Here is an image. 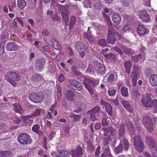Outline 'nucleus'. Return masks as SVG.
<instances>
[{"mask_svg": "<svg viewBox=\"0 0 157 157\" xmlns=\"http://www.w3.org/2000/svg\"><path fill=\"white\" fill-rule=\"evenodd\" d=\"M138 15L143 21L148 22L150 20L149 15L145 10H141L139 12Z\"/></svg>", "mask_w": 157, "mask_h": 157, "instance_id": "nucleus-9", "label": "nucleus"}, {"mask_svg": "<svg viewBox=\"0 0 157 157\" xmlns=\"http://www.w3.org/2000/svg\"><path fill=\"white\" fill-rule=\"evenodd\" d=\"M25 122L29 121L30 123H32L33 122L32 117L31 116H25Z\"/></svg>", "mask_w": 157, "mask_h": 157, "instance_id": "nucleus-60", "label": "nucleus"}, {"mask_svg": "<svg viewBox=\"0 0 157 157\" xmlns=\"http://www.w3.org/2000/svg\"><path fill=\"white\" fill-rule=\"evenodd\" d=\"M84 35L85 38L87 39L90 42H92L94 41V38L90 34H89L88 33H85Z\"/></svg>", "mask_w": 157, "mask_h": 157, "instance_id": "nucleus-45", "label": "nucleus"}, {"mask_svg": "<svg viewBox=\"0 0 157 157\" xmlns=\"http://www.w3.org/2000/svg\"><path fill=\"white\" fill-rule=\"evenodd\" d=\"M122 5L125 6H128L130 3V0H122Z\"/></svg>", "mask_w": 157, "mask_h": 157, "instance_id": "nucleus-61", "label": "nucleus"}, {"mask_svg": "<svg viewBox=\"0 0 157 157\" xmlns=\"http://www.w3.org/2000/svg\"><path fill=\"white\" fill-rule=\"evenodd\" d=\"M83 6L86 8H91L92 7L91 3L89 0H85L83 2Z\"/></svg>", "mask_w": 157, "mask_h": 157, "instance_id": "nucleus-48", "label": "nucleus"}, {"mask_svg": "<svg viewBox=\"0 0 157 157\" xmlns=\"http://www.w3.org/2000/svg\"><path fill=\"white\" fill-rule=\"evenodd\" d=\"M78 154V155L81 157L83 154L82 152V148L79 146H78L76 150L75 151Z\"/></svg>", "mask_w": 157, "mask_h": 157, "instance_id": "nucleus-58", "label": "nucleus"}, {"mask_svg": "<svg viewBox=\"0 0 157 157\" xmlns=\"http://www.w3.org/2000/svg\"><path fill=\"white\" fill-rule=\"evenodd\" d=\"M103 130L104 132V135L105 136H107L109 135V130L108 129V127L107 128H103Z\"/></svg>", "mask_w": 157, "mask_h": 157, "instance_id": "nucleus-62", "label": "nucleus"}, {"mask_svg": "<svg viewBox=\"0 0 157 157\" xmlns=\"http://www.w3.org/2000/svg\"><path fill=\"white\" fill-rule=\"evenodd\" d=\"M42 111L43 113H44L45 112L44 110L40 109H36L34 110L32 114L34 116H39L40 114V113Z\"/></svg>", "mask_w": 157, "mask_h": 157, "instance_id": "nucleus-43", "label": "nucleus"}, {"mask_svg": "<svg viewBox=\"0 0 157 157\" xmlns=\"http://www.w3.org/2000/svg\"><path fill=\"white\" fill-rule=\"evenodd\" d=\"M116 90L115 87H110L108 90V93L109 96H113L115 94Z\"/></svg>", "mask_w": 157, "mask_h": 157, "instance_id": "nucleus-37", "label": "nucleus"}, {"mask_svg": "<svg viewBox=\"0 0 157 157\" xmlns=\"http://www.w3.org/2000/svg\"><path fill=\"white\" fill-rule=\"evenodd\" d=\"M137 145H136L134 144L135 148L137 151L140 152H142L144 151L145 146L143 142L139 143H137Z\"/></svg>", "mask_w": 157, "mask_h": 157, "instance_id": "nucleus-25", "label": "nucleus"}, {"mask_svg": "<svg viewBox=\"0 0 157 157\" xmlns=\"http://www.w3.org/2000/svg\"><path fill=\"white\" fill-rule=\"evenodd\" d=\"M118 138L121 139L124 136V125L123 124H121L119 130Z\"/></svg>", "mask_w": 157, "mask_h": 157, "instance_id": "nucleus-26", "label": "nucleus"}, {"mask_svg": "<svg viewBox=\"0 0 157 157\" xmlns=\"http://www.w3.org/2000/svg\"><path fill=\"white\" fill-rule=\"evenodd\" d=\"M149 83L152 86H157V75L153 74L150 76L149 78Z\"/></svg>", "mask_w": 157, "mask_h": 157, "instance_id": "nucleus-14", "label": "nucleus"}, {"mask_svg": "<svg viewBox=\"0 0 157 157\" xmlns=\"http://www.w3.org/2000/svg\"><path fill=\"white\" fill-rule=\"evenodd\" d=\"M121 48L122 50L126 54L132 55L134 52L131 48H128L124 46H122L121 47Z\"/></svg>", "mask_w": 157, "mask_h": 157, "instance_id": "nucleus-29", "label": "nucleus"}, {"mask_svg": "<svg viewBox=\"0 0 157 157\" xmlns=\"http://www.w3.org/2000/svg\"><path fill=\"white\" fill-rule=\"evenodd\" d=\"M82 83L85 85L86 88L88 90L91 94H93L94 93V90L92 86L86 82L84 81Z\"/></svg>", "mask_w": 157, "mask_h": 157, "instance_id": "nucleus-34", "label": "nucleus"}, {"mask_svg": "<svg viewBox=\"0 0 157 157\" xmlns=\"http://www.w3.org/2000/svg\"><path fill=\"white\" fill-rule=\"evenodd\" d=\"M69 117L73 122H78L81 119V116L79 115L73 113L69 115Z\"/></svg>", "mask_w": 157, "mask_h": 157, "instance_id": "nucleus-20", "label": "nucleus"}, {"mask_svg": "<svg viewBox=\"0 0 157 157\" xmlns=\"http://www.w3.org/2000/svg\"><path fill=\"white\" fill-rule=\"evenodd\" d=\"M131 29L130 27L129 26H125L123 28L122 33H126L129 32Z\"/></svg>", "mask_w": 157, "mask_h": 157, "instance_id": "nucleus-59", "label": "nucleus"}, {"mask_svg": "<svg viewBox=\"0 0 157 157\" xmlns=\"http://www.w3.org/2000/svg\"><path fill=\"white\" fill-rule=\"evenodd\" d=\"M106 118H103L102 121L101 122L102 126L103 127L107 126L108 125V123L107 121Z\"/></svg>", "mask_w": 157, "mask_h": 157, "instance_id": "nucleus-64", "label": "nucleus"}, {"mask_svg": "<svg viewBox=\"0 0 157 157\" xmlns=\"http://www.w3.org/2000/svg\"><path fill=\"white\" fill-rule=\"evenodd\" d=\"M5 78L13 85L16 86V83L14 81H17L21 79L20 75L14 72L7 73L6 75Z\"/></svg>", "mask_w": 157, "mask_h": 157, "instance_id": "nucleus-1", "label": "nucleus"}, {"mask_svg": "<svg viewBox=\"0 0 157 157\" xmlns=\"http://www.w3.org/2000/svg\"><path fill=\"white\" fill-rule=\"evenodd\" d=\"M105 109L109 115L111 116L112 114L113 108L109 103L105 106Z\"/></svg>", "mask_w": 157, "mask_h": 157, "instance_id": "nucleus-35", "label": "nucleus"}, {"mask_svg": "<svg viewBox=\"0 0 157 157\" xmlns=\"http://www.w3.org/2000/svg\"><path fill=\"white\" fill-rule=\"evenodd\" d=\"M132 97L133 99L136 100L140 97V94L137 90H134L132 93Z\"/></svg>", "mask_w": 157, "mask_h": 157, "instance_id": "nucleus-40", "label": "nucleus"}, {"mask_svg": "<svg viewBox=\"0 0 157 157\" xmlns=\"http://www.w3.org/2000/svg\"><path fill=\"white\" fill-rule=\"evenodd\" d=\"M29 99L34 102L38 103L41 102L44 98L43 93L41 92L38 93H32L29 95Z\"/></svg>", "mask_w": 157, "mask_h": 157, "instance_id": "nucleus-3", "label": "nucleus"}, {"mask_svg": "<svg viewBox=\"0 0 157 157\" xmlns=\"http://www.w3.org/2000/svg\"><path fill=\"white\" fill-rule=\"evenodd\" d=\"M147 142L148 145L151 148H153L156 146V143L153 139L150 137H146Z\"/></svg>", "mask_w": 157, "mask_h": 157, "instance_id": "nucleus-24", "label": "nucleus"}, {"mask_svg": "<svg viewBox=\"0 0 157 157\" xmlns=\"http://www.w3.org/2000/svg\"><path fill=\"white\" fill-rule=\"evenodd\" d=\"M103 154L107 156V157H112V155L111 153L110 148L109 147H106L104 150Z\"/></svg>", "mask_w": 157, "mask_h": 157, "instance_id": "nucleus-41", "label": "nucleus"}, {"mask_svg": "<svg viewBox=\"0 0 157 157\" xmlns=\"http://www.w3.org/2000/svg\"><path fill=\"white\" fill-rule=\"evenodd\" d=\"M18 139L19 143L24 145L29 144L32 142L29 135L26 133L20 134L18 137Z\"/></svg>", "mask_w": 157, "mask_h": 157, "instance_id": "nucleus-2", "label": "nucleus"}, {"mask_svg": "<svg viewBox=\"0 0 157 157\" xmlns=\"http://www.w3.org/2000/svg\"><path fill=\"white\" fill-rule=\"evenodd\" d=\"M62 17L65 23H67L69 21V18L68 15H65L64 13H62Z\"/></svg>", "mask_w": 157, "mask_h": 157, "instance_id": "nucleus-57", "label": "nucleus"}, {"mask_svg": "<svg viewBox=\"0 0 157 157\" xmlns=\"http://www.w3.org/2000/svg\"><path fill=\"white\" fill-rule=\"evenodd\" d=\"M10 151H2L0 152V157H9L11 155Z\"/></svg>", "mask_w": 157, "mask_h": 157, "instance_id": "nucleus-38", "label": "nucleus"}, {"mask_svg": "<svg viewBox=\"0 0 157 157\" xmlns=\"http://www.w3.org/2000/svg\"><path fill=\"white\" fill-rule=\"evenodd\" d=\"M57 97L59 101H60L61 100V88L59 85H58L57 86Z\"/></svg>", "mask_w": 157, "mask_h": 157, "instance_id": "nucleus-49", "label": "nucleus"}, {"mask_svg": "<svg viewBox=\"0 0 157 157\" xmlns=\"http://www.w3.org/2000/svg\"><path fill=\"white\" fill-rule=\"evenodd\" d=\"M71 152L67 150H62L59 151L56 153V156L57 157H70Z\"/></svg>", "mask_w": 157, "mask_h": 157, "instance_id": "nucleus-10", "label": "nucleus"}, {"mask_svg": "<svg viewBox=\"0 0 157 157\" xmlns=\"http://www.w3.org/2000/svg\"><path fill=\"white\" fill-rule=\"evenodd\" d=\"M112 49L115 51L117 52L120 54L121 55H122L124 53L121 50L117 47H115L113 48Z\"/></svg>", "mask_w": 157, "mask_h": 157, "instance_id": "nucleus-63", "label": "nucleus"}, {"mask_svg": "<svg viewBox=\"0 0 157 157\" xmlns=\"http://www.w3.org/2000/svg\"><path fill=\"white\" fill-rule=\"evenodd\" d=\"M123 148V146L120 144L117 147L115 150V151L116 154H118L120 152H121Z\"/></svg>", "mask_w": 157, "mask_h": 157, "instance_id": "nucleus-52", "label": "nucleus"}, {"mask_svg": "<svg viewBox=\"0 0 157 157\" xmlns=\"http://www.w3.org/2000/svg\"><path fill=\"white\" fill-rule=\"evenodd\" d=\"M141 54H139L137 55L133 56L132 57V61H133L135 62H137L139 59L141 58Z\"/></svg>", "mask_w": 157, "mask_h": 157, "instance_id": "nucleus-53", "label": "nucleus"}, {"mask_svg": "<svg viewBox=\"0 0 157 157\" xmlns=\"http://www.w3.org/2000/svg\"><path fill=\"white\" fill-rule=\"evenodd\" d=\"M122 104L124 107L130 112H132V109L128 101H122Z\"/></svg>", "mask_w": 157, "mask_h": 157, "instance_id": "nucleus-31", "label": "nucleus"}, {"mask_svg": "<svg viewBox=\"0 0 157 157\" xmlns=\"http://www.w3.org/2000/svg\"><path fill=\"white\" fill-rule=\"evenodd\" d=\"M141 102L146 107H152L155 103V100H152L150 97L147 96L142 98Z\"/></svg>", "mask_w": 157, "mask_h": 157, "instance_id": "nucleus-6", "label": "nucleus"}, {"mask_svg": "<svg viewBox=\"0 0 157 157\" xmlns=\"http://www.w3.org/2000/svg\"><path fill=\"white\" fill-rule=\"evenodd\" d=\"M81 79L82 80L86 81L88 83H90L93 85L94 86L97 84V82L95 80H93L92 79H90L83 77H81Z\"/></svg>", "mask_w": 157, "mask_h": 157, "instance_id": "nucleus-32", "label": "nucleus"}, {"mask_svg": "<svg viewBox=\"0 0 157 157\" xmlns=\"http://www.w3.org/2000/svg\"><path fill=\"white\" fill-rule=\"evenodd\" d=\"M124 64L125 69V72L129 74L131 73V68L132 66V63L130 60H126L124 62Z\"/></svg>", "mask_w": 157, "mask_h": 157, "instance_id": "nucleus-17", "label": "nucleus"}, {"mask_svg": "<svg viewBox=\"0 0 157 157\" xmlns=\"http://www.w3.org/2000/svg\"><path fill=\"white\" fill-rule=\"evenodd\" d=\"M108 129L109 130V132L110 133V134L111 136H113V140H115V139L116 138V135L117 134V132L115 130L114 128H113L111 126H109L108 127ZM111 137L110 136L109 138L111 141H112L113 140L112 139H111Z\"/></svg>", "mask_w": 157, "mask_h": 157, "instance_id": "nucleus-23", "label": "nucleus"}, {"mask_svg": "<svg viewBox=\"0 0 157 157\" xmlns=\"http://www.w3.org/2000/svg\"><path fill=\"white\" fill-rule=\"evenodd\" d=\"M75 48L77 51L81 52L82 51H88V48L85 46V44L82 42H77L75 44Z\"/></svg>", "mask_w": 157, "mask_h": 157, "instance_id": "nucleus-12", "label": "nucleus"}, {"mask_svg": "<svg viewBox=\"0 0 157 157\" xmlns=\"http://www.w3.org/2000/svg\"><path fill=\"white\" fill-rule=\"evenodd\" d=\"M139 73H136L135 71H132L131 73V78L132 84L135 86L137 84V82L138 79V75Z\"/></svg>", "mask_w": 157, "mask_h": 157, "instance_id": "nucleus-16", "label": "nucleus"}, {"mask_svg": "<svg viewBox=\"0 0 157 157\" xmlns=\"http://www.w3.org/2000/svg\"><path fill=\"white\" fill-rule=\"evenodd\" d=\"M74 93L71 90H67L65 94L66 98L69 101H72L74 100Z\"/></svg>", "mask_w": 157, "mask_h": 157, "instance_id": "nucleus-18", "label": "nucleus"}, {"mask_svg": "<svg viewBox=\"0 0 157 157\" xmlns=\"http://www.w3.org/2000/svg\"><path fill=\"white\" fill-rule=\"evenodd\" d=\"M123 142L124 146V149L125 150L127 151L129 147L128 141L127 140L124 139L123 140Z\"/></svg>", "mask_w": 157, "mask_h": 157, "instance_id": "nucleus-51", "label": "nucleus"}, {"mask_svg": "<svg viewBox=\"0 0 157 157\" xmlns=\"http://www.w3.org/2000/svg\"><path fill=\"white\" fill-rule=\"evenodd\" d=\"M72 71L74 73V74L76 76L80 75L81 73L77 69V67H74L72 69Z\"/></svg>", "mask_w": 157, "mask_h": 157, "instance_id": "nucleus-54", "label": "nucleus"}, {"mask_svg": "<svg viewBox=\"0 0 157 157\" xmlns=\"http://www.w3.org/2000/svg\"><path fill=\"white\" fill-rule=\"evenodd\" d=\"M98 44L101 46H105L107 44L105 40L104 39L99 40L98 42Z\"/></svg>", "mask_w": 157, "mask_h": 157, "instance_id": "nucleus-55", "label": "nucleus"}, {"mask_svg": "<svg viewBox=\"0 0 157 157\" xmlns=\"http://www.w3.org/2000/svg\"><path fill=\"white\" fill-rule=\"evenodd\" d=\"M104 55L107 59H110L112 60H114L116 58L115 55L112 53L105 54Z\"/></svg>", "mask_w": 157, "mask_h": 157, "instance_id": "nucleus-42", "label": "nucleus"}, {"mask_svg": "<svg viewBox=\"0 0 157 157\" xmlns=\"http://www.w3.org/2000/svg\"><path fill=\"white\" fill-rule=\"evenodd\" d=\"M6 49L9 51L16 50L19 48V46L15 42H10L6 44Z\"/></svg>", "mask_w": 157, "mask_h": 157, "instance_id": "nucleus-13", "label": "nucleus"}, {"mask_svg": "<svg viewBox=\"0 0 157 157\" xmlns=\"http://www.w3.org/2000/svg\"><path fill=\"white\" fill-rule=\"evenodd\" d=\"M100 107L98 106H96L90 110L88 111L87 113H92L95 114L98 113L100 111Z\"/></svg>", "mask_w": 157, "mask_h": 157, "instance_id": "nucleus-47", "label": "nucleus"}, {"mask_svg": "<svg viewBox=\"0 0 157 157\" xmlns=\"http://www.w3.org/2000/svg\"><path fill=\"white\" fill-rule=\"evenodd\" d=\"M112 18L113 21L116 24H119L121 21V17L118 14H113L112 15Z\"/></svg>", "mask_w": 157, "mask_h": 157, "instance_id": "nucleus-19", "label": "nucleus"}, {"mask_svg": "<svg viewBox=\"0 0 157 157\" xmlns=\"http://www.w3.org/2000/svg\"><path fill=\"white\" fill-rule=\"evenodd\" d=\"M95 71L98 75H103L106 73L105 67L104 65L100 63L97 62L95 67Z\"/></svg>", "mask_w": 157, "mask_h": 157, "instance_id": "nucleus-8", "label": "nucleus"}, {"mask_svg": "<svg viewBox=\"0 0 157 157\" xmlns=\"http://www.w3.org/2000/svg\"><path fill=\"white\" fill-rule=\"evenodd\" d=\"M111 29H109L107 41L108 43L114 44L116 41L115 38L113 35L115 33V30L113 26L110 25Z\"/></svg>", "mask_w": 157, "mask_h": 157, "instance_id": "nucleus-5", "label": "nucleus"}, {"mask_svg": "<svg viewBox=\"0 0 157 157\" xmlns=\"http://www.w3.org/2000/svg\"><path fill=\"white\" fill-rule=\"evenodd\" d=\"M31 78L34 81L40 80L41 79L42 76L38 74H35L32 75Z\"/></svg>", "mask_w": 157, "mask_h": 157, "instance_id": "nucleus-50", "label": "nucleus"}, {"mask_svg": "<svg viewBox=\"0 0 157 157\" xmlns=\"http://www.w3.org/2000/svg\"><path fill=\"white\" fill-rule=\"evenodd\" d=\"M126 127H127L128 130L131 135H132L134 132V128L133 124L131 122H128L126 123Z\"/></svg>", "mask_w": 157, "mask_h": 157, "instance_id": "nucleus-22", "label": "nucleus"}, {"mask_svg": "<svg viewBox=\"0 0 157 157\" xmlns=\"http://www.w3.org/2000/svg\"><path fill=\"white\" fill-rule=\"evenodd\" d=\"M143 124L145 125L147 130L149 132H151L153 130V124L152 120L148 116H144L143 118Z\"/></svg>", "mask_w": 157, "mask_h": 157, "instance_id": "nucleus-4", "label": "nucleus"}, {"mask_svg": "<svg viewBox=\"0 0 157 157\" xmlns=\"http://www.w3.org/2000/svg\"><path fill=\"white\" fill-rule=\"evenodd\" d=\"M137 32L140 35H142L147 33L148 30L146 29L144 27L141 25H139L138 26Z\"/></svg>", "mask_w": 157, "mask_h": 157, "instance_id": "nucleus-21", "label": "nucleus"}, {"mask_svg": "<svg viewBox=\"0 0 157 157\" xmlns=\"http://www.w3.org/2000/svg\"><path fill=\"white\" fill-rule=\"evenodd\" d=\"M46 42L48 45L52 46L55 49L58 50L60 49L61 46L59 43L53 38H50Z\"/></svg>", "mask_w": 157, "mask_h": 157, "instance_id": "nucleus-11", "label": "nucleus"}, {"mask_svg": "<svg viewBox=\"0 0 157 157\" xmlns=\"http://www.w3.org/2000/svg\"><path fill=\"white\" fill-rule=\"evenodd\" d=\"M26 5V2L24 0H17V6L18 9H23Z\"/></svg>", "mask_w": 157, "mask_h": 157, "instance_id": "nucleus-27", "label": "nucleus"}, {"mask_svg": "<svg viewBox=\"0 0 157 157\" xmlns=\"http://www.w3.org/2000/svg\"><path fill=\"white\" fill-rule=\"evenodd\" d=\"M121 92L122 96L127 97L128 96L129 93L127 88L125 86H122L121 89Z\"/></svg>", "mask_w": 157, "mask_h": 157, "instance_id": "nucleus-30", "label": "nucleus"}, {"mask_svg": "<svg viewBox=\"0 0 157 157\" xmlns=\"http://www.w3.org/2000/svg\"><path fill=\"white\" fill-rule=\"evenodd\" d=\"M105 78H106L107 81L109 82H112L115 79L114 75L112 74H107L105 76Z\"/></svg>", "mask_w": 157, "mask_h": 157, "instance_id": "nucleus-36", "label": "nucleus"}, {"mask_svg": "<svg viewBox=\"0 0 157 157\" xmlns=\"http://www.w3.org/2000/svg\"><path fill=\"white\" fill-rule=\"evenodd\" d=\"M14 110L17 112L22 113L24 112V110L22 108L21 106L18 104L13 105Z\"/></svg>", "mask_w": 157, "mask_h": 157, "instance_id": "nucleus-28", "label": "nucleus"}, {"mask_svg": "<svg viewBox=\"0 0 157 157\" xmlns=\"http://www.w3.org/2000/svg\"><path fill=\"white\" fill-rule=\"evenodd\" d=\"M68 81L70 86L73 89L78 90H81L82 89V84L78 81L72 79L69 80Z\"/></svg>", "mask_w": 157, "mask_h": 157, "instance_id": "nucleus-7", "label": "nucleus"}, {"mask_svg": "<svg viewBox=\"0 0 157 157\" xmlns=\"http://www.w3.org/2000/svg\"><path fill=\"white\" fill-rule=\"evenodd\" d=\"M40 129V126L37 124L34 125L32 127V130L33 131L36 133H37L39 131Z\"/></svg>", "mask_w": 157, "mask_h": 157, "instance_id": "nucleus-56", "label": "nucleus"}, {"mask_svg": "<svg viewBox=\"0 0 157 157\" xmlns=\"http://www.w3.org/2000/svg\"><path fill=\"white\" fill-rule=\"evenodd\" d=\"M132 142L133 144H135L136 145H137V143L143 142L141 136L139 135L135 136L132 139Z\"/></svg>", "mask_w": 157, "mask_h": 157, "instance_id": "nucleus-33", "label": "nucleus"}, {"mask_svg": "<svg viewBox=\"0 0 157 157\" xmlns=\"http://www.w3.org/2000/svg\"><path fill=\"white\" fill-rule=\"evenodd\" d=\"M103 16L105 18V20L107 21L108 23V25L109 27V29H111V27H110V25L113 26L112 24L111 21L110 20V17H109L108 15L105 13H103Z\"/></svg>", "mask_w": 157, "mask_h": 157, "instance_id": "nucleus-39", "label": "nucleus"}, {"mask_svg": "<svg viewBox=\"0 0 157 157\" xmlns=\"http://www.w3.org/2000/svg\"><path fill=\"white\" fill-rule=\"evenodd\" d=\"M45 64V60L43 58H41L38 60L36 63V69L39 70L40 71L43 68Z\"/></svg>", "mask_w": 157, "mask_h": 157, "instance_id": "nucleus-15", "label": "nucleus"}, {"mask_svg": "<svg viewBox=\"0 0 157 157\" xmlns=\"http://www.w3.org/2000/svg\"><path fill=\"white\" fill-rule=\"evenodd\" d=\"M83 103L81 102H79L77 104L78 109L75 110L74 112L76 113H78L82 108Z\"/></svg>", "mask_w": 157, "mask_h": 157, "instance_id": "nucleus-44", "label": "nucleus"}, {"mask_svg": "<svg viewBox=\"0 0 157 157\" xmlns=\"http://www.w3.org/2000/svg\"><path fill=\"white\" fill-rule=\"evenodd\" d=\"M94 3V6L96 9H100L101 7V2L99 0H95Z\"/></svg>", "mask_w": 157, "mask_h": 157, "instance_id": "nucleus-46", "label": "nucleus"}]
</instances>
